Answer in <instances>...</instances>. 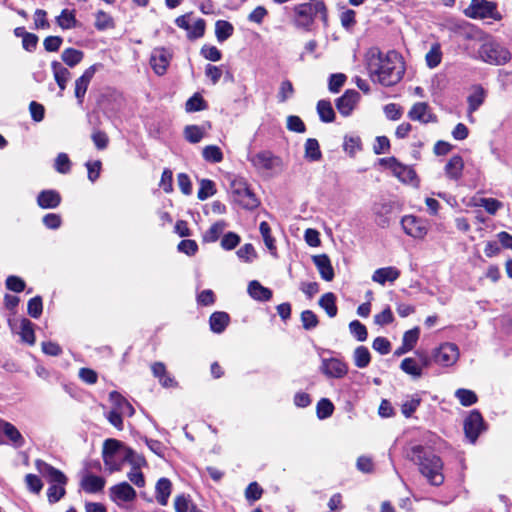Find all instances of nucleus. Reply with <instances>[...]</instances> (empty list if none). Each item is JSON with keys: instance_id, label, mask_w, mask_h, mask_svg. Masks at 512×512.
<instances>
[{"instance_id": "nucleus-17", "label": "nucleus", "mask_w": 512, "mask_h": 512, "mask_svg": "<svg viewBox=\"0 0 512 512\" xmlns=\"http://www.w3.org/2000/svg\"><path fill=\"white\" fill-rule=\"evenodd\" d=\"M359 100L360 94L356 90H347L336 100V108L342 116L347 117L352 113Z\"/></svg>"}, {"instance_id": "nucleus-47", "label": "nucleus", "mask_w": 512, "mask_h": 512, "mask_svg": "<svg viewBox=\"0 0 512 512\" xmlns=\"http://www.w3.org/2000/svg\"><path fill=\"white\" fill-rule=\"evenodd\" d=\"M203 158L210 163H219L223 160V153L216 145H208L203 148Z\"/></svg>"}, {"instance_id": "nucleus-49", "label": "nucleus", "mask_w": 512, "mask_h": 512, "mask_svg": "<svg viewBox=\"0 0 512 512\" xmlns=\"http://www.w3.org/2000/svg\"><path fill=\"white\" fill-rule=\"evenodd\" d=\"M216 193L215 184L209 179H202L200 181V188L197 193V197L200 200H206Z\"/></svg>"}, {"instance_id": "nucleus-36", "label": "nucleus", "mask_w": 512, "mask_h": 512, "mask_svg": "<svg viewBox=\"0 0 512 512\" xmlns=\"http://www.w3.org/2000/svg\"><path fill=\"white\" fill-rule=\"evenodd\" d=\"M319 305L329 317L333 318L337 315L336 297L333 293L328 292L322 295L319 299Z\"/></svg>"}, {"instance_id": "nucleus-37", "label": "nucleus", "mask_w": 512, "mask_h": 512, "mask_svg": "<svg viewBox=\"0 0 512 512\" xmlns=\"http://www.w3.org/2000/svg\"><path fill=\"white\" fill-rule=\"evenodd\" d=\"M317 112L321 121L325 123L333 122L335 119V112L332 104L328 100H320L317 103Z\"/></svg>"}, {"instance_id": "nucleus-8", "label": "nucleus", "mask_w": 512, "mask_h": 512, "mask_svg": "<svg viewBox=\"0 0 512 512\" xmlns=\"http://www.w3.org/2000/svg\"><path fill=\"white\" fill-rule=\"evenodd\" d=\"M136 495L135 489L127 482H121L109 489L110 499L120 508H126L136 499Z\"/></svg>"}, {"instance_id": "nucleus-50", "label": "nucleus", "mask_w": 512, "mask_h": 512, "mask_svg": "<svg viewBox=\"0 0 512 512\" xmlns=\"http://www.w3.org/2000/svg\"><path fill=\"white\" fill-rule=\"evenodd\" d=\"M455 397L463 406H471L477 402V395L469 389L456 390Z\"/></svg>"}, {"instance_id": "nucleus-10", "label": "nucleus", "mask_w": 512, "mask_h": 512, "mask_svg": "<svg viewBox=\"0 0 512 512\" xmlns=\"http://www.w3.org/2000/svg\"><path fill=\"white\" fill-rule=\"evenodd\" d=\"M175 24L187 31V37L191 40L200 38L205 32V21L201 18L192 19L191 14L181 15L176 18Z\"/></svg>"}, {"instance_id": "nucleus-9", "label": "nucleus", "mask_w": 512, "mask_h": 512, "mask_svg": "<svg viewBox=\"0 0 512 512\" xmlns=\"http://www.w3.org/2000/svg\"><path fill=\"white\" fill-rule=\"evenodd\" d=\"M405 234L414 239H423L428 233L427 221L414 215H405L401 219Z\"/></svg>"}, {"instance_id": "nucleus-63", "label": "nucleus", "mask_w": 512, "mask_h": 512, "mask_svg": "<svg viewBox=\"0 0 512 512\" xmlns=\"http://www.w3.org/2000/svg\"><path fill=\"white\" fill-rule=\"evenodd\" d=\"M65 494L64 485L61 484H53L49 487L47 491L48 500L51 503H55L59 501Z\"/></svg>"}, {"instance_id": "nucleus-23", "label": "nucleus", "mask_w": 512, "mask_h": 512, "mask_svg": "<svg viewBox=\"0 0 512 512\" xmlns=\"http://www.w3.org/2000/svg\"><path fill=\"white\" fill-rule=\"evenodd\" d=\"M129 456H131V449L125 447L117 452V454H113L112 456H105L104 464L111 473L114 471H119Z\"/></svg>"}, {"instance_id": "nucleus-64", "label": "nucleus", "mask_w": 512, "mask_h": 512, "mask_svg": "<svg viewBox=\"0 0 512 512\" xmlns=\"http://www.w3.org/2000/svg\"><path fill=\"white\" fill-rule=\"evenodd\" d=\"M240 242V237L233 232L225 234L221 240V247L225 250L234 249Z\"/></svg>"}, {"instance_id": "nucleus-55", "label": "nucleus", "mask_w": 512, "mask_h": 512, "mask_svg": "<svg viewBox=\"0 0 512 512\" xmlns=\"http://www.w3.org/2000/svg\"><path fill=\"white\" fill-rule=\"evenodd\" d=\"M27 310H28V314L32 318H35V319L39 318L41 316L42 310H43L42 298L40 296H35V297L31 298L28 301Z\"/></svg>"}, {"instance_id": "nucleus-57", "label": "nucleus", "mask_w": 512, "mask_h": 512, "mask_svg": "<svg viewBox=\"0 0 512 512\" xmlns=\"http://www.w3.org/2000/svg\"><path fill=\"white\" fill-rule=\"evenodd\" d=\"M54 167L57 172L66 174L71 169V161L66 153H59L55 159Z\"/></svg>"}, {"instance_id": "nucleus-16", "label": "nucleus", "mask_w": 512, "mask_h": 512, "mask_svg": "<svg viewBox=\"0 0 512 512\" xmlns=\"http://www.w3.org/2000/svg\"><path fill=\"white\" fill-rule=\"evenodd\" d=\"M320 370L329 378H343L348 373V366L338 358H329L322 360Z\"/></svg>"}, {"instance_id": "nucleus-21", "label": "nucleus", "mask_w": 512, "mask_h": 512, "mask_svg": "<svg viewBox=\"0 0 512 512\" xmlns=\"http://www.w3.org/2000/svg\"><path fill=\"white\" fill-rule=\"evenodd\" d=\"M393 211V205L390 202H379L373 206V213L375 216V222L378 226L385 228L390 223V214Z\"/></svg>"}, {"instance_id": "nucleus-56", "label": "nucleus", "mask_w": 512, "mask_h": 512, "mask_svg": "<svg viewBox=\"0 0 512 512\" xmlns=\"http://www.w3.org/2000/svg\"><path fill=\"white\" fill-rule=\"evenodd\" d=\"M349 329L351 334L358 340V341H365L367 339L368 333L365 325H363L358 320H354L350 322Z\"/></svg>"}, {"instance_id": "nucleus-25", "label": "nucleus", "mask_w": 512, "mask_h": 512, "mask_svg": "<svg viewBox=\"0 0 512 512\" xmlns=\"http://www.w3.org/2000/svg\"><path fill=\"white\" fill-rule=\"evenodd\" d=\"M0 431L10 440L15 448H21L25 440L19 430L10 422L0 421Z\"/></svg>"}, {"instance_id": "nucleus-28", "label": "nucleus", "mask_w": 512, "mask_h": 512, "mask_svg": "<svg viewBox=\"0 0 512 512\" xmlns=\"http://www.w3.org/2000/svg\"><path fill=\"white\" fill-rule=\"evenodd\" d=\"M109 399L112 403L113 409L119 411L126 417H131L135 410L133 406L118 392L113 391L109 394Z\"/></svg>"}, {"instance_id": "nucleus-27", "label": "nucleus", "mask_w": 512, "mask_h": 512, "mask_svg": "<svg viewBox=\"0 0 512 512\" xmlns=\"http://www.w3.org/2000/svg\"><path fill=\"white\" fill-rule=\"evenodd\" d=\"M61 202L60 194L55 190H43L37 197V204L43 209H53Z\"/></svg>"}, {"instance_id": "nucleus-54", "label": "nucleus", "mask_w": 512, "mask_h": 512, "mask_svg": "<svg viewBox=\"0 0 512 512\" xmlns=\"http://www.w3.org/2000/svg\"><path fill=\"white\" fill-rule=\"evenodd\" d=\"M333 411L334 406L329 399L323 398L317 403V416L319 419L330 417Z\"/></svg>"}, {"instance_id": "nucleus-14", "label": "nucleus", "mask_w": 512, "mask_h": 512, "mask_svg": "<svg viewBox=\"0 0 512 512\" xmlns=\"http://www.w3.org/2000/svg\"><path fill=\"white\" fill-rule=\"evenodd\" d=\"M486 97L487 91L480 84L471 86L470 94L467 97V115L470 122L474 121L472 115L484 103Z\"/></svg>"}, {"instance_id": "nucleus-34", "label": "nucleus", "mask_w": 512, "mask_h": 512, "mask_svg": "<svg viewBox=\"0 0 512 512\" xmlns=\"http://www.w3.org/2000/svg\"><path fill=\"white\" fill-rule=\"evenodd\" d=\"M206 130L204 126L188 125L184 128V137L188 142L196 144L203 139Z\"/></svg>"}, {"instance_id": "nucleus-51", "label": "nucleus", "mask_w": 512, "mask_h": 512, "mask_svg": "<svg viewBox=\"0 0 512 512\" xmlns=\"http://www.w3.org/2000/svg\"><path fill=\"white\" fill-rule=\"evenodd\" d=\"M126 446L116 439H107L103 444L102 457L103 461L105 460V456H112L113 454H117L120 450L125 448Z\"/></svg>"}, {"instance_id": "nucleus-1", "label": "nucleus", "mask_w": 512, "mask_h": 512, "mask_svg": "<svg viewBox=\"0 0 512 512\" xmlns=\"http://www.w3.org/2000/svg\"><path fill=\"white\" fill-rule=\"evenodd\" d=\"M365 64L370 79L383 86L397 84L405 72L402 57L396 51L384 53L372 47L365 54Z\"/></svg>"}, {"instance_id": "nucleus-29", "label": "nucleus", "mask_w": 512, "mask_h": 512, "mask_svg": "<svg viewBox=\"0 0 512 512\" xmlns=\"http://www.w3.org/2000/svg\"><path fill=\"white\" fill-rule=\"evenodd\" d=\"M105 486V479L93 474H86L81 479V487L87 493H97Z\"/></svg>"}, {"instance_id": "nucleus-43", "label": "nucleus", "mask_w": 512, "mask_h": 512, "mask_svg": "<svg viewBox=\"0 0 512 512\" xmlns=\"http://www.w3.org/2000/svg\"><path fill=\"white\" fill-rule=\"evenodd\" d=\"M426 64L429 68L437 67L442 60V51L439 43H434L425 56Z\"/></svg>"}, {"instance_id": "nucleus-2", "label": "nucleus", "mask_w": 512, "mask_h": 512, "mask_svg": "<svg viewBox=\"0 0 512 512\" xmlns=\"http://www.w3.org/2000/svg\"><path fill=\"white\" fill-rule=\"evenodd\" d=\"M409 459L414 462L420 473L426 478L429 484L440 486L444 482L443 462L441 458L422 445H415L410 448Z\"/></svg>"}, {"instance_id": "nucleus-38", "label": "nucleus", "mask_w": 512, "mask_h": 512, "mask_svg": "<svg viewBox=\"0 0 512 512\" xmlns=\"http://www.w3.org/2000/svg\"><path fill=\"white\" fill-rule=\"evenodd\" d=\"M400 368L413 378H420L422 376V366L414 358L408 357L403 359Z\"/></svg>"}, {"instance_id": "nucleus-35", "label": "nucleus", "mask_w": 512, "mask_h": 512, "mask_svg": "<svg viewBox=\"0 0 512 512\" xmlns=\"http://www.w3.org/2000/svg\"><path fill=\"white\" fill-rule=\"evenodd\" d=\"M421 403V398L418 394L407 396L402 404H401V412L406 417L409 418L412 414L417 410Z\"/></svg>"}, {"instance_id": "nucleus-24", "label": "nucleus", "mask_w": 512, "mask_h": 512, "mask_svg": "<svg viewBox=\"0 0 512 512\" xmlns=\"http://www.w3.org/2000/svg\"><path fill=\"white\" fill-rule=\"evenodd\" d=\"M463 169L464 161L459 155L452 156L444 167L445 175L454 181H458L462 177Z\"/></svg>"}, {"instance_id": "nucleus-45", "label": "nucleus", "mask_w": 512, "mask_h": 512, "mask_svg": "<svg viewBox=\"0 0 512 512\" xmlns=\"http://www.w3.org/2000/svg\"><path fill=\"white\" fill-rule=\"evenodd\" d=\"M354 363L358 368H365L369 365L371 356L369 350L364 346H359L353 354Z\"/></svg>"}, {"instance_id": "nucleus-31", "label": "nucleus", "mask_w": 512, "mask_h": 512, "mask_svg": "<svg viewBox=\"0 0 512 512\" xmlns=\"http://www.w3.org/2000/svg\"><path fill=\"white\" fill-rule=\"evenodd\" d=\"M51 68L53 71L54 79L60 88V92H63L71 74L69 70L58 61H53L51 63Z\"/></svg>"}, {"instance_id": "nucleus-22", "label": "nucleus", "mask_w": 512, "mask_h": 512, "mask_svg": "<svg viewBox=\"0 0 512 512\" xmlns=\"http://www.w3.org/2000/svg\"><path fill=\"white\" fill-rule=\"evenodd\" d=\"M400 270L393 266L376 269L372 275V281L385 285L387 282L393 283L400 277Z\"/></svg>"}, {"instance_id": "nucleus-7", "label": "nucleus", "mask_w": 512, "mask_h": 512, "mask_svg": "<svg viewBox=\"0 0 512 512\" xmlns=\"http://www.w3.org/2000/svg\"><path fill=\"white\" fill-rule=\"evenodd\" d=\"M231 191L234 200L243 208L254 209L258 206V199L243 179H234L231 182Z\"/></svg>"}, {"instance_id": "nucleus-12", "label": "nucleus", "mask_w": 512, "mask_h": 512, "mask_svg": "<svg viewBox=\"0 0 512 512\" xmlns=\"http://www.w3.org/2000/svg\"><path fill=\"white\" fill-rule=\"evenodd\" d=\"M172 53L163 47L154 48L150 55V65L153 71L162 76L170 65Z\"/></svg>"}, {"instance_id": "nucleus-44", "label": "nucleus", "mask_w": 512, "mask_h": 512, "mask_svg": "<svg viewBox=\"0 0 512 512\" xmlns=\"http://www.w3.org/2000/svg\"><path fill=\"white\" fill-rule=\"evenodd\" d=\"M226 227V223L224 221H218L214 223L204 234L203 241L207 243L215 242L219 239L220 235L223 233Z\"/></svg>"}, {"instance_id": "nucleus-26", "label": "nucleus", "mask_w": 512, "mask_h": 512, "mask_svg": "<svg viewBox=\"0 0 512 512\" xmlns=\"http://www.w3.org/2000/svg\"><path fill=\"white\" fill-rule=\"evenodd\" d=\"M313 263L317 267L322 279L331 281L334 278V270L331 261L326 254L313 256Z\"/></svg>"}, {"instance_id": "nucleus-48", "label": "nucleus", "mask_w": 512, "mask_h": 512, "mask_svg": "<svg viewBox=\"0 0 512 512\" xmlns=\"http://www.w3.org/2000/svg\"><path fill=\"white\" fill-rule=\"evenodd\" d=\"M419 328H413L411 330H408L404 333L402 344H403V350L404 351H411L414 346L416 345L418 339H419Z\"/></svg>"}, {"instance_id": "nucleus-3", "label": "nucleus", "mask_w": 512, "mask_h": 512, "mask_svg": "<svg viewBox=\"0 0 512 512\" xmlns=\"http://www.w3.org/2000/svg\"><path fill=\"white\" fill-rule=\"evenodd\" d=\"M479 58L490 65L502 66L510 62V50L494 39L485 40L478 50Z\"/></svg>"}, {"instance_id": "nucleus-30", "label": "nucleus", "mask_w": 512, "mask_h": 512, "mask_svg": "<svg viewBox=\"0 0 512 512\" xmlns=\"http://www.w3.org/2000/svg\"><path fill=\"white\" fill-rule=\"evenodd\" d=\"M155 490L157 502L162 506H166L172 491L171 481L164 477L160 478L156 483Z\"/></svg>"}, {"instance_id": "nucleus-52", "label": "nucleus", "mask_w": 512, "mask_h": 512, "mask_svg": "<svg viewBox=\"0 0 512 512\" xmlns=\"http://www.w3.org/2000/svg\"><path fill=\"white\" fill-rule=\"evenodd\" d=\"M57 24L62 29H70L74 27L76 24L74 12L64 9L61 12V14L57 17Z\"/></svg>"}, {"instance_id": "nucleus-46", "label": "nucleus", "mask_w": 512, "mask_h": 512, "mask_svg": "<svg viewBox=\"0 0 512 512\" xmlns=\"http://www.w3.org/2000/svg\"><path fill=\"white\" fill-rule=\"evenodd\" d=\"M20 335L23 341H25L28 344H34L35 342V334L33 329V323L23 318L20 322Z\"/></svg>"}, {"instance_id": "nucleus-4", "label": "nucleus", "mask_w": 512, "mask_h": 512, "mask_svg": "<svg viewBox=\"0 0 512 512\" xmlns=\"http://www.w3.org/2000/svg\"><path fill=\"white\" fill-rule=\"evenodd\" d=\"M295 24L298 27L309 28L317 14L321 19L327 21L326 6L323 1L309 0L307 3L298 4L294 7Z\"/></svg>"}, {"instance_id": "nucleus-32", "label": "nucleus", "mask_w": 512, "mask_h": 512, "mask_svg": "<svg viewBox=\"0 0 512 512\" xmlns=\"http://www.w3.org/2000/svg\"><path fill=\"white\" fill-rule=\"evenodd\" d=\"M249 295L258 301H268L272 297V291L262 286L258 281L253 280L248 285Z\"/></svg>"}, {"instance_id": "nucleus-5", "label": "nucleus", "mask_w": 512, "mask_h": 512, "mask_svg": "<svg viewBox=\"0 0 512 512\" xmlns=\"http://www.w3.org/2000/svg\"><path fill=\"white\" fill-rule=\"evenodd\" d=\"M380 164L391 170L392 174L402 183L413 187L419 186V179L411 166L400 163L395 157L382 158Z\"/></svg>"}, {"instance_id": "nucleus-18", "label": "nucleus", "mask_w": 512, "mask_h": 512, "mask_svg": "<svg viewBox=\"0 0 512 512\" xmlns=\"http://www.w3.org/2000/svg\"><path fill=\"white\" fill-rule=\"evenodd\" d=\"M36 468L39 471V473L45 477L51 485L53 484H61L65 485L67 482L66 476L58 469L54 468L53 466L49 465L48 463L37 460L35 462Z\"/></svg>"}, {"instance_id": "nucleus-53", "label": "nucleus", "mask_w": 512, "mask_h": 512, "mask_svg": "<svg viewBox=\"0 0 512 512\" xmlns=\"http://www.w3.org/2000/svg\"><path fill=\"white\" fill-rule=\"evenodd\" d=\"M185 109L187 112L201 111L206 109V103L204 99L198 93H196L187 100Z\"/></svg>"}, {"instance_id": "nucleus-61", "label": "nucleus", "mask_w": 512, "mask_h": 512, "mask_svg": "<svg viewBox=\"0 0 512 512\" xmlns=\"http://www.w3.org/2000/svg\"><path fill=\"white\" fill-rule=\"evenodd\" d=\"M301 321L303 328L306 330H311L315 328L318 324L317 316L311 310H305L301 313Z\"/></svg>"}, {"instance_id": "nucleus-62", "label": "nucleus", "mask_w": 512, "mask_h": 512, "mask_svg": "<svg viewBox=\"0 0 512 512\" xmlns=\"http://www.w3.org/2000/svg\"><path fill=\"white\" fill-rule=\"evenodd\" d=\"M478 205L484 207L491 215H494L503 206L500 201L494 198H481Z\"/></svg>"}, {"instance_id": "nucleus-41", "label": "nucleus", "mask_w": 512, "mask_h": 512, "mask_svg": "<svg viewBox=\"0 0 512 512\" xmlns=\"http://www.w3.org/2000/svg\"><path fill=\"white\" fill-rule=\"evenodd\" d=\"M233 26L225 20H218L215 24V35L219 42H224L233 34Z\"/></svg>"}, {"instance_id": "nucleus-59", "label": "nucleus", "mask_w": 512, "mask_h": 512, "mask_svg": "<svg viewBox=\"0 0 512 512\" xmlns=\"http://www.w3.org/2000/svg\"><path fill=\"white\" fill-rule=\"evenodd\" d=\"M294 94V88L289 80L282 81L277 94L278 101L283 103Z\"/></svg>"}, {"instance_id": "nucleus-58", "label": "nucleus", "mask_w": 512, "mask_h": 512, "mask_svg": "<svg viewBox=\"0 0 512 512\" xmlns=\"http://www.w3.org/2000/svg\"><path fill=\"white\" fill-rule=\"evenodd\" d=\"M95 27L98 30H105L108 28H112L113 27L112 17L104 11H98L96 13Z\"/></svg>"}, {"instance_id": "nucleus-42", "label": "nucleus", "mask_w": 512, "mask_h": 512, "mask_svg": "<svg viewBox=\"0 0 512 512\" xmlns=\"http://www.w3.org/2000/svg\"><path fill=\"white\" fill-rule=\"evenodd\" d=\"M259 230L261 233V236L263 238V241L265 243V246L270 251L272 255H276V246H275V239L271 235V228L269 224L265 221L261 222L259 225Z\"/></svg>"}, {"instance_id": "nucleus-60", "label": "nucleus", "mask_w": 512, "mask_h": 512, "mask_svg": "<svg viewBox=\"0 0 512 512\" xmlns=\"http://www.w3.org/2000/svg\"><path fill=\"white\" fill-rule=\"evenodd\" d=\"M200 53L205 59L213 62L219 61L222 57L221 51L212 45H204L201 48Z\"/></svg>"}, {"instance_id": "nucleus-19", "label": "nucleus", "mask_w": 512, "mask_h": 512, "mask_svg": "<svg viewBox=\"0 0 512 512\" xmlns=\"http://www.w3.org/2000/svg\"><path fill=\"white\" fill-rule=\"evenodd\" d=\"M496 6L487 0H472L467 15L472 18L493 17Z\"/></svg>"}, {"instance_id": "nucleus-11", "label": "nucleus", "mask_w": 512, "mask_h": 512, "mask_svg": "<svg viewBox=\"0 0 512 512\" xmlns=\"http://www.w3.org/2000/svg\"><path fill=\"white\" fill-rule=\"evenodd\" d=\"M433 358L441 366H452L459 358V349L456 344L444 343L434 351Z\"/></svg>"}, {"instance_id": "nucleus-39", "label": "nucleus", "mask_w": 512, "mask_h": 512, "mask_svg": "<svg viewBox=\"0 0 512 512\" xmlns=\"http://www.w3.org/2000/svg\"><path fill=\"white\" fill-rule=\"evenodd\" d=\"M84 57V53L74 48H67L61 54L62 61L69 67L79 64Z\"/></svg>"}, {"instance_id": "nucleus-33", "label": "nucleus", "mask_w": 512, "mask_h": 512, "mask_svg": "<svg viewBox=\"0 0 512 512\" xmlns=\"http://www.w3.org/2000/svg\"><path fill=\"white\" fill-rule=\"evenodd\" d=\"M210 328L215 333H221L229 323V315L225 312H214L210 316Z\"/></svg>"}, {"instance_id": "nucleus-13", "label": "nucleus", "mask_w": 512, "mask_h": 512, "mask_svg": "<svg viewBox=\"0 0 512 512\" xmlns=\"http://www.w3.org/2000/svg\"><path fill=\"white\" fill-rule=\"evenodd\" d=\"M483 430L484 423L482 415L477 410H473L464 421L465 435L471 443H475Z\"/></svg>"}, {"instance_id": "nucleus-6", "label": "nucleus", "mask_w": 512, "mask_h": 512, "mask_svg": "<svg viewBox=\"0 0 512 512\" xmlns=\"http://www.w3.org/2000/svg\"><path fill=\"white\" fill-rule=\"evenodd\" d=\"M249 161L260 172L271 175L282 169V161L269 151H261L249 157Z\"/></svg>"}, {"instance_id": "nucleus-40", "label": "nucleus", "mask_w": 512, "mask_h": 512, "mask_svg": "<svg viewBox=\"0 0 512 512\" xmlns=\"http://www.w3.org/2000/svg\"><path fill=\"white\" fill-rule=\"evenodd\" d=\"M322 157L319 143L314 138H309L305 142V158L309 161H318Z\"/></svg>"}, {"instance_id": "nucleus-20", "label": "nucleus", "mask_w": 512, "mask_h": 512, "mask_svg": "<svg viewBox=\"0 0 512 512\" xmlns=\"http://www.w3.org/2000/svg\"><path fill=\"white\" fill-rule=\"evenodd\" d=\"M408 117L413 121H419L421 123H430L436 120V117L431 112L426 102L415 103L408 112Z\"/></svg>"}, {"instance_id": "nucleus-15", "label": "nucleus", "mask_w": 512, "mask_h": 512, "mask_svg": "<svg viewBox=\"0 0 512 512\" xmlns=\"http://www.w3.org/2000/svg\"><path fill=\"white\" fill-rule=\"evenodd\" d=\"M102 67L101 64H93L87 68L83 74L75 81V97L79 104L83 103L88 86L94 77L96 71Z\"/></svg>"}]
</instances>
